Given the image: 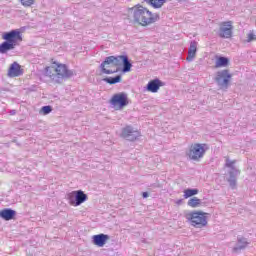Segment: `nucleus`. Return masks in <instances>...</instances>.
Masks as SVG:
<instances>
[{
    "mask_svg": "<svg viewBox=\"0 0 256 256\" xmlns=\"http://www.w3.org/2000/svg\"><path fill=\"white\" fill-rule=\"evenodd\" d=\"M130 13L134 22L142 25V27L151 25V23H155L159 19V15L151 13V11L143 6H134L130 9Z\"/></svg>",
    "mask_w": 256,
    "mask_h": 256,
    "instance_id": "nucleus-1",
    "label": "nucleus"
},
{
    "mask_svg": "<svg viewBox=\"0 0 256 256\" xmlns=\"http://www.w3.org/2000/svg\"><path fill=\"white\" fill-rule=\"evenodd\" d=\"M2 38L5 40L0 44V53L2 55H5L8 51H12V49H15L23 41V35L17 29L4 33Z\"/></svg>",
    "mask_w": 256,
    "mask_h": 256,
    "instance_id": "nucleus-2",
    "label": "nucleus"
},
{
    "mask_svg": "<svg viewBox=\"0 0 256 256\" xmlns=\"http://www.w3.org/2000/svg\"><path fill=\"white\" fill-rule=\"evenodd\" d=\"M185 219L190 223L195 229H203L207 227V213L203 211H191L185 215Z\"/></svg>",
    "mask_w": 256,
    "mask_h": 256,
    "instance_id": "nucleus-3",
    "label": "nucleus"
},
{
    "mask_svg": "<svg viewBox=\"0 0 256 256\" xmlns=\"http://www.w3.org/2000/svg\"><path fill=\"white\" fill-rule=\"evenodd\" d=\"M109 63H113L114 67H119L122 65V73H129V71H131V67H133V64L129 60V56L127 55L108 56L104 60V65Z\"/></svg>",
    "mask_w": 256,
    "mask_h": 256,
    "instance_id": "nucleus-4",
    "label": "nucleus"
},
{
    "mask_svg": "<svg viewBox=\"0 0 256 256\" xmlns=\"http://www.w3.org/2000/svg\"><path fill=\"white\" fill-rule=\"evenodd\" d=\"M207 149V144L195 143L190 146L186 155L190 161H201L205 157Z\"/></svg>",
    "mask_w": 256,
    "mask_h": 256,
    "instance_id": "nucleus-5",
    "label": "nucleus"
},
{
    "mask_svg": "<svg viewBox=\"0 0 256 256\" xmlns=\"http://www.w3.org/2000/svg\"><path fill=\"white\" fill-rule=\"evenodd\" d=\"M67 199L70 205H73L74 207H79V205H82V203H85V201H87V194H85V192H83L82 190L73 191L67 195Z\"/></svg>",
    "mask_w": 256,
    "mask_h": 256,
    "instance_id": "nucleus-6",
    "label": "nucleus"
},
{
    "mask_svg": "<svg viewBox=\"0 0 256 256\" xmlns=\"http://www.w3.org/2000/svg\"><path fill=\"white\" fill-rule=\"evenodd\" d=\"M230 79L231 74L229 73V70H222L216 73L215 82L220 89H228Z\"/></svg>",
    "mask_w": 256,
    "mask_h": 256,
    "instance_id": "nucleus-7",
    "label": "nucleus"
},
{
    "mask_svg": "<svg viewBox=\"0 0 256 256\" xmlns=\"http://www.w3.org/2000/svg\"><path fill=\"white\" fill-rule=\"evenodd\" d=\"M110 105L123 109V107L129 105V98L125 92L114 94L110 100Z\"/></svg>",
    "mask_w": 256,
    "mask_h": 256,
    "instance_id": "nucleus-8",
    "label": "nucleus"
},
{
    "mask_svg": "<svg viewBox=\"0 0 256 256\" xmlns=\"http://www.w3.org/2000/svg\"><path fill=\"white\" fill-rule=\"evenodd\" d=\"M121 137L126 141H137L141 137V132L135 130L132 126H126L122 128Z\"/></svg>",
    "mask_w": 256,
    "mask_h": 256,
    "instance_id": "nucleus-9",
    "label": "nucleus"
},
{
    "mask_svg": "<svg viewBox=\"0 0 256 256\" xmlns=\"http://www.w3.org/2000/svg\"><path fill=\"white\" fill-rule=\"evenodd\" d=\"M218 35L222 39H231L233 37V24H231V21L223 22L220 25Z\"/></svg>",
    "mask_w": 256,
    "mask_h": 256,
    "instance_id": "nucleus-10",
    "label": "nucleus"
},
{
    "mask_svg": "<svg viewBox=\"0 0 256 256\" xmlns=\"http://www.w3.org/2000/svg\"><path fill=\"white\" fill-rule=\"evenodd\" d=\"M54 65H56V68L54 69L56 73V79H65V77H73V71L67 69V66L65 64H59L57 62H53Z\"/></svg>",
    "mask_w": 256,
    "mask_h": 256,
    "instance_id": "nucleus-11",
    "label": "nucleus"
},
{
    "mask_svg": "<svg viewBox=\"0 0 256 256\" xmlns=\"http://www.w3.org/2000/svg\"><path fill=\"white\" fill-rule=\"evenodd\" d=\"M23 75V69L17 62H13L8 69V77H21Z\"/></svg>",
    "mask_w": 256,
    "mask_h": 256,
    "instance_id": "nucleus-12",
    "label": "nucleus"
},
{
    "mask_svg": "<svg viewBox=\"0 0 256 256\" xmlns=\"http://www.w3.org/2000/svg\"><path fill=\"white\" fill-rule=\"evenodd\" d=\"M241 171L237 168H230L228 183L232 189L237 187V177H239Z\"/></svg>",
    "mask_w": 256,
    "mask_h": 256,
    "instance_id": "nucleus-13",
    "label": "nucleus"
},
{
    "mask_svg": "<svg viewBox=\"0 0 256 256\" xmlns=\"http://www.w3.org/2000/svg\"><path fill=\"white\" fill-rule=\"evenodd\" d=\"M92 241L94 245H97V247H104L105 243L109 241V235L107 234H97L92 237Z\"/></svg>",
    "mask_w": 256,
    "mask_h": 256,
    "instance_id": "nucleus-14",
    "label": "nucleus"
},
{
    "mask_svg": "<svg viewBox=\"0 0 256 256\" xmlns=\"http://www.w3.org/2000/svg\"><path fill=\"white\" fill-rule=\"evenodd\" d=\"M163 87V81L159 79H154L148 82L146 89L147 91H150V93H157L159 91V88Z\"/></svg>",
    "mask_w": 256,
    "mask_h": 256,
    "instance_id": "nucleus-15",
    "label": "nucleus"
},
{
    "mask_svg": "<svg viewBox=\"0 0 256 256\" xmlns=\"http://www.w3.org/2000/svg\"><path fill=\"white\" fill-rule=\"evenodd\" d=\"M15 215H17V212L11 208H6L0 211V217L1 219H4V221L15 219Z\"/></svg>",
    "mask_w": 256,
    "mask_h": 256,
    "instance_id": "nucleus-16",
    "label": "nucleus"
},
{
    "mask_svg": "<svg viewBox=\"0 0 256 256\" xmlns=\"http://www.w3.org/2000/svg\"><path fill=\"white\" fill-rule=\"evenodd\" d=\"M247 245H249V242H247L246 238L238 237L236 246L233 248V253H241L243 249L247 248Z\"/></svg>",
    "mask_w": 256,
    "mask_h": 256,
    "instance_id": "nucleus-17",
    "label": "nucleus"
},
{
    "mask_svg": "<svg viewBox=\"0 0 256 256\" xmlns=\"http://www.w3.org/2000/svg\"><path fill=\"white\" fill-rule=\"evenodd\" d=\"M195 55H197V41H191L188 49V56L186 58L187 61H193V59H195Z\"/></svg>",
    "mask_w": 256,
    "mask_h": 256,
    "instance_id": "nucleus-18",
    "label": "nucleus"
},
{
    "mask_svg": "<svg viewBox=\"0 0 256 256\" xmlns=\"http://www.w3.org/2000/svg\"><path fill=\"white\" fill-rule=\"evenodd\" d=\"M105 61H103L100 64V71L101 73H104V75H113V73H117V70H111L109 67H115L114 63L104 64Z\"/></svg>",
    "mask_w": 256,
    "mask_h": 256,
    "instance_id": "nucleus-19",
    "label": "nucleus"
},
{
    "mask_svg": "<svg viewBox=\"0 0 256 256\" xmlns=\"http://www.w3.org/2000/svg\"><path fill=\"white\" fill-rule=\"evenodd\" d=\"M203 201L197 197L190 198L187 202L188 207H192V209H197V207H201Z\"/></svg>",
    "mask_w": 256,
    "mask_h": 256,
    "instance_id": "nucleus-20",
    "label": "nucleus"
},
{
    "mask_svg": "<svg viewBox=\"0 0 256 256\" xmlns=\"http://www.w3.org/2000/svg\"><path fill=\"white\" fill-rule=\"evenodd\" d=\"M229 65V58L220 56L216 60L215 67L219 69V67H227Z\"/></svg>",
    "mask_w": 256,
    "mask_h": 256,
    "instance_id": "nucleus-21",
    "label": "nucleus"
},
{
    "mask_svg": "<svg viewBox=\"0 0 256 256\" xmlns=\"http://www.w3.org/2000/svg\"><path fill=\"white\" fill-rule=\"evenodd\" d=\"M199 194V189L197 188H194V189H191V188H188L186 190H184V199H189V197H195V195H198Z\"/></svg>",
    "mask_w": 256,
    "mask_h": 256,
    "instance_id": "nucleus-22",
    "label": "nucleus"
},
{
    "mask_svg": "<svg viewBox=\"0 0 256 256\" xmlns=\"http://www.w3.org/2000/svg\"><path fill=\"white\" fill-rule=\"evenodd\" d=\"M103 81L109 85H115L117 83H121V75H117L115 77H106L103 79Z\"/></svg>",
    "mask_w": 256,
    "mask_h": 256,
    "instance_id": "nucleus-23",
    "label": "nucleus"
},
{
    "mask_svg": "<svg viewBox=\"0 0 256 256\" xmlns=\"http://www.w3.org/2000/svg\"><path fill=\"white\" fill-rule=\"evenodd\" d=\"M146 3H149L154 9H160V7H163V4L165 3V0H144Z\"/></svg>",
    "mask_w": 256,
    "mask_h": 256,
    "instance_id": "nucleus-24",
    "label": "nucleus"
},
{
    "mask_svg": "<svg viewBox=\"0 0 256 256\" xmlns=\"http://www.w3.org/2000/svg\"><path fill=\"white\" fill-rule=\"evenodd\" d=\"M53 71H55V69H53V67H46L45 68V76L46 77H50V79H52V81H59L57 79V74L53 73Z\"/></svg>",
    "mask_w": 256,
    "mask_h": 256,
    "instance_id": "nucleus-25",
    "label": "nucleus"
},
{
    "mask_svg": "<svg viewBox=\"0 0 256 256\" xmlns=\"http://www.w3.org/2000/svg\"><path fill=\"white\" fill-rule=\"evenodd\" d=\"M235 163V160H231L229 159V157H226L225 167H227L228 169H235Z\"/></svg>",
    "mask_w": 256,
    "mask_h": 256,
    "instance_id": "nucleus-26",
    "label": "nucleus"
},
{
    "mask_svg": "<svg viewBox=\"0 0 256 256\" xmlns=\"http://www.w3.org/2000/svg\"><path fill=\"white\" fill-rule=\"evenodd\" d=\"M51 111H53V107L51 106H43L41 108V113H43V115H49V113H51Z\"/></svg>",
    "mask_w": 256,
    "mask_h": 256,
    "instance_id": "nucleus-27",
    "label": "nucleus"
},
{
    "mask_svg": "<svg viewBox=\"0 0 256 256\" xmlns=\"http://www.w3.org/2000/svg\"><path fill=\"white\" fill-rule=\"evenodd\" d=\"M23 7H31L33 3H35V0H20Z\"/></svg>",
    "mask_w": 256,
    "mask_h": 256,
    "instance_id": "nucleus-28",
    "label": "nucleus"
},
{
    "mask_svg": "<svg viewBox=\"0 0 256 256\" xmlns=\"http://www.w3.org/2000/svg\"><path fill=\"white\" fill-rule=\"evenodd\" d=\"M247 43H251V41H256L255 33L253 31H250L247 36Z\"/></svg>",
    "mask_w": 256,
    "mask_h": 256,
    "instance_id": "nucleus-29",
    "label": "nucleus"
},
{
    "mask_svg": "<svg viewBox=\"0 0 256 256\" xmlns=\"http://www.w3.org/2000/svg\"><path fill=\"white\" fill-rule=\"evenodd\" d=\"M142 197H143V199H147V197H149V193L148 192H143Z\"/></svg>",
    "mask_w": 256,
    "mask_h": 256,
    "instance_id": "nucleus-30",
    "label": "nucleus"
},
{
    "mask_svg": "<svg viewBox=\"0 0 256 256\" xmlns=\"http://www.w3.org/2000/svg\"><path fill=\"white\" fill-rule=\"evenodd\" d=\"M10 113L11 115H15V110H12Z\"/></svg>",
    "mask_w": 256,
    "mask_h": 256,
    "instance_id": "nucleus-31",
    "label": "nucleus"
},
{
    "mask_svg": "<svg viewBox=\"0 0 256 256\" xmlns=\"http://www.w3.org/2000/svg\"><path fill=\"white\" fill-rule=\"evenodd\" d=\"M181 201H182V200H178V201H177V204L180 205V204H181Z\"/></svg>",
    "mask_w": 256,
    "mask_h": 256,
    "instance_id": "nucleus-32",
    "label": "nucleus"
},
{
    "mask_svg": "<svg viewBox=\"0 0 256 256\" xmlns=\"http://www.w3.org/2000/svg\"><path fill=\"white\" fill-rule=\"evenodd\" d=\"M178 1H185V0H178Z\"/></svg>",
    "mask_w": 256,
    "mask_h": 256,
    "instance_id": "nucleus-33",
    "label": "nucleus"
}]
</instances>
